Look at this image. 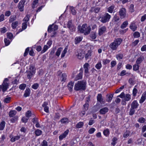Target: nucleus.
<instances>
[{
	"mask_svg": "<svg viewBox=\"0 0 146 146\" xmlns=\"http://www.w3.org/2000/svg\"><path fill=\"white\" fill-rule=\"evenodd\" d=\"M20 138V135H17L13 137L11 139V141L12 142H14L16 140H18Z\"/></svg>",
	"mask_w": 146,
	"mask_h": 146,
	"instance_id": "nucleus-22",
	"label": "nucleus"
},
{
	"mask_svg": "<svg viewBox=\"0 0 146 146\" xmlns=\"http://www.w3.org/2000/svg\"><path fill=\"white\" fill-rule=\"evenodd\" d=\"M138 121L140 123H143L145 122V119L143 117H140L138 119Z\"/></svg>",
	"mask_w": 146,
	"mask_h": 146,
	"instance_id": "nucleus-52",
	"label": "nucleus"
},
{
	"mask_svg": "<svg viewBox=\"0 0 146 146\" xmlns=\"http://www.w3.org/2000/svg\"><path fill=\"white\" fill-rule=\"evenodd\" d=\"M107 98L106 99V101L109 102H110L111 101L112 98L113 97V94H111L110 95H107Z\"/></svg>",
	"mask_w": 146,
	"mask_h": 146,
	"instance_id": "nucleus-26",
	"label": "nucleus"
},
{
	"mask_svg": "<svg viewBox=\"0 0 146 146\" xmlns=\"http://www.w3.org/2000/svg\"><path fill=\"white\" fill-rule=\"evenodd\" d=\"M16 19V17L15 15L11 16L10 17L9 19V22L11 23L14 20H15Z\"/></svg>",
	"mask_w": 146,
	"mask_h": 146,
	"instance_id": "nucleus-35",
	"label": "nucleus"
},
{
	"mask_svg": "<svg viewBox=\"0 0 146 146\" xmlns=\"http://www.w3.org/2000/svg\"><path fill=\"white\" fill-rule=\"evenodd\" d=\"M60 121L62 123H65L68 122V119L67 118H64L61 119Z\"/></svg>",
	"mask_w": 146,
	"mask_h": 146,
	"instance_id": "nucleus-36",
	"label": "nucleus"
},
{
	"mask_svg": "<svg viewBox=\"0 0 146 146\" xmlns=\"http://www.w3.org/2000/svg\"><path fill=\"white\" fill-rule=\"evenodd\" d=\"M38 87V84L36 83L33 85L32 86V88L35 89H36Z\"/></svg>",
	"mask_w": 146,
	"mask_h": 146,
	"instance_id": "nucleus-62",
	"label": "nucleus"
},
{
	"mask_svg": "<svg viewBox=\"0 0 146 146\" xmlns=\"http://www.w3.org/2000/svg\"><path fill=\"white\" fill-rule=\"evenodd\" d=\"M129 133L130 132L129 131H126L123 134V137L125 138L127 137L129 135Z\"/></svg>",
	"mask_w": 146,
	"mask_h": 146,
	"instance_id": "nucleus-57",
	"label": "nucleus"
},
{
	"mask_svg": "<svg viewBox=\"0 0 146 146\" xmlns=\"http://www.w3.org/2000/svg\"><path fill=\"white\" fill-rule=\"evenodd\" d=\"M67 76L65 73H63L61 76V79L62 81H65L66 78Z\"/></svg>",
	"mask_w": 146,
	"mask_h": 146,
	"instance_id": "nucleus-42",
	"label": "nucleus"
},
{
	"mask_svg": "<svg viewBox=\"0 0 146 146\" xmlns=\"http://www.w3.org/2000/svg\"><path fill=\"white\" fill-rule=\"evenodd\" d=\"M83 37L82 36H77L74 39V42L76 44L79 43L82 40Z\"/></svg>",
	"mask_w": 146,
	"mask_h": 146,
	"instance_id": "nucleus-13",
	"label": "nucleus"
},
{
	"mask_svg": "<svg viewBox=\"0 0 146 146\" xmlns=\"http://www.w3.org/2000/svg\"><path fill=\"white\" fill-rule=\"evenodd\" d=\"M124 98L125 101H129L131 99V96L129 94H126L125 95Z\"/></svg>",
	"mask_w": 146,
	"mask_h": 146,
	"instance_id": "nucleus-31",
	"label": "nucleus"
},
{
	"mask_svg": "<svg viewBox=\"0 0 146 146\" xmlns=\"http://www.w3.org/2000/svg\"><path fill=\"white\" fill-rule=\"evenodd\" d=\"M91 51L90 50H88L87 53L86 54L85 58L87 59L91 56Z\"/></svg>",
	"mask_w": 146,
	"mask_h": 146,
	"instance_id": "nucleus-47",
	"label": "nucleus"
},
{
	"mask_svg": "<svg viewBox=\"0 0 146 146\" xmlns=\"http://www.w3.org/2000/svg\"><path fill=\"white\" fill-rule=\"evenodd\" d=\"M129 27L130 29L133 31H135L137 28L135 24L134 23H132L130 25Z\"/></svg>",
	"mask_w": 146,
	"mask_h": 146,
	"instance_id": "nucleus-28",
	"label": "nucleus"
},
{
	"mask_svg": "<svg viewBox=\"0 0 146 146\" xmlns=\"http://www.w3.org/2000/svg\"><path fill=\"white\" fill-rule=\"evenodd\" d=\"M122 41V39L121 38L116 39L113 42L110 44L109 46L112 50H116L117 49L118 46L121 44Z\"/></svg>",
	"mask_w": 146,
	"mask_h": 146,
	"instance_id": "nucleus-3",
	"label": "nucleus"
},
{
	"mask_svg": "<svg viewBox=\"0 0 146 146\" xmlns=\"http://www.w3.org/2000/svg\"><path fill=\"white\" fill-rule=\"evenodd\" d=\"M144 59V57L143 56H141L138 57L136 61V63L137 64H139L142 62Z\"/></svg>",
	"mask_w": 146,
	"mask_h": 146,
	"instance_id": "nucleus-18",
	"label": "nucleus"
},
{
	"mask_svg": "<svg viewBox=\"0 0 146 146\" xmlns=\"http://www.w3.org/2000/svg\"><path fill=\"white\" fill-rule=\"evenodd\" d=\"M42 131L41 130L37 129L35 131V133L37 136H39L42 134Z\"/></svg>",
	"mask_w": 146,
	"mask_h": 146,
	"instance_id": "nucleus-40",
	"label": "nucleus"
},
{
	"mask_svg": "<svg viewBox=\"0 0 146 146\" xmlns=\"http://www.w3.org/2000/svg\"><path fill=\"white\" fill-rule=\"evenodd\" d=\"M133 36L134 38H138L140 36V33L138 32H135L133 34Z\"/></svg>",
	"mask_w": 146,
	"mask_h": 146,
	"instance_id": "nucleus-50",
	"label": "nucleus"
},
{
	"mask_svg": "<svg viewBox=\"0 0 146 146\" xmlns=\"http://www.w3.org/2000/svg\"><path fill=\"white\" fill-rule=\"evenodd\" d=\"M81 71L80 73L78 74L76 76L75 79V80H77L79 79H81L82 78V71L80 70Z\"/></svg>",
	"mask_w": 146,
	"mask_h": 146,
	"instance_id": "nucleus-19",
	"label": "nucleus"
},
{
	"mask_svg": "<svg viewBox=\"0 0 146 146\" xmlns=\"http://www.w3.org/2000/svg\"><path fill=\"white\" fill-rule=\"evenodd\" d=\"M138 64H135L133 66V69L134 71H137L139 69V66Z\"/></svg>",
	"mask_w": 146,
	"mask_h": 146,
	"instance_id": "nucleus-32",
	"label": "nucleus"
},
{
	"mask_svg": "<svg viewBox=\"0 0 146 146\" xmlns=\"http://www.w3.org/2000/svg\"><path fill=\"white\" fill-rule=\"evenodd\" d=\"M18 118V117L16 116L11 119V121L13 123H15L17 120Z\"/></svg>",
	"mask_w": 146,
	"mask_h": 146,
	"instance_id": "nucleus-41",
	"label": "nucleus"
},
{
	"mask_svg": "<svg viewBox=\"0 0 146 146\" xmlns=\"http://www.w3.org/2000/svg\"><path fill=\"white\" fill-rule=\"evenodd\" d=\"M62 49V48L61 47L58 49L57 50L56 53V56H59Z\"/></svg>",
	"mask_w": 146,
	"mask_h": 146,
	"instance_id": "nucleus-39",
	"label": "nucleus"
},
{
	"mask_svg": "<svg viewBox=\"0 0 146 146\" xmlns=\"http://www.w3.org/2000/svg\"><path fill=\"white\" fill-rule=\"evenodd\" d=\"M109 133V130L108 129H106V130H104L103 131V133L104 135L107 136H108Z\"/></svg>",
	"mask_w": 146,
	"mask_h": 146,
	"instance_id": "nucleus-58",
	"label": "nucleus"
},
{
	"mask_svg": "<svg viewBox=\"0 0 146 146\" xmlns=\"http://www.w3.org/2000/svg\"><path fill=\"white\" fill-rule=\"evenodd\" d=\"M18 24V22L17 21H16L12 23L11 26L13 29H15L16 28Z\"/></svg>",
	"mask_w": 146,
	"mask_h": 146,
	"instance_id": "nucleus-34",
	"label": "nucleus"
},
{
	"mask_svg": "<svg viewBox=\"0 0 146 146\" xmlns=\"http://www.w3.org/2000/svg\"><path fill=\"white\" fill-rule=\"evenodd\" d=\"M67 52V49L66 48L64 49V50L62 52V53L61 55V57L63 58L64 57L66 53Z\"/></svg>",
	"mask_w": 146,
	"mask_h": 146,
	"instance_id": "nucleus-59",
	"label": "nucleus"
},
{
	"mask_svg": "<svg viewBox=\"0 0 146 146\" xmlns=\"http://www.w3.org/2000/svg\"><path fill=\"white\" fill-rule=\"evenodd\" d=\"M25 1L24 0L21 1L19 3L18 5V7L20 11H22L24 10V6Z\"/></svg>",
	"mask_w": 146,
	"mask_h": 146,
	"instance_id": "nucleus-10",
	"label": "nucleus"
},
{
	"mask_svg": "<svg viewBox=\"0 0 146 146\" xmlns=\"http://www.w3.org/2000/svg\"><path fill=\"white\" fill-rule=\"evenodd\" d=\"M30 16L29 15H27L23 19V21H25V23H27L29 19Z\"/></svg>",
	"mask_w": 146,
	"mask_h": 146,
	"instance_id": "nucleus-48",
	"label": "nucleus"
},
{
	"mask_svg": "<svg viewBox=\"0 0 146 146\" xmlns=\"http://www.w3.org/2000/svg\"><path fill=\"white\" fill-rule=\"evenodd\" d=\"M4 40L5 45L6 46L10 44V42L9 40H7V39L5 38Z\"/></svg>",
	"mask_w": 146,
	"mask_h": 146,
	"instance_id": "nucleus-61",
	"label": "nucleus"
},
{
	"mask_svg": "<svg viewBox=\"0 0 146 146\" xmlns=\"http://www.w3.org/2000/svg\"><path fill=\"white\" fill-rule=\"evenodd\" d=\"M128 24V21H126L124 22L121 25L120 27L122 29H124L125 28Z\"/></svg>",
	"mask_w": 146,
	"mask_h": 146,
	"instance_id": "nucleus-30",
	"label": "nucleus"
},
{
	"mask_svg": "<svg viewBox=\"0 0 146 146\" xmlns=\"http://www.w3.org/2000/svg\"><path fill=\"white\" fill-rule=\"evenodd\" d=\"M90 37L93 39H95L96 38V32L95 31H92L91 32L90 35Z\"/></svg>",
	"mask_w": 146,
	"mask_h": 146,
	"instance_id": "nucleus-27",
	"label": "nucleus"
},
{
	"mask_svg": "<svg viewBox=\"0 0 146 146\" xmlns=\"http://www.w3.org/2000/svg\"><path fill=\"white\" fill-rule=\"evenodd\" d=\"M74 86V82H70L68 84V87L69 90L71 91L72 90V88Z\"/></svg>",
	"mask_w": 146,
	"mask_h": 146,
	"instance_id": "nucleus-23",
	"label": "nucleus"
},
{
	"mask_svg": "<svg viewBox=\"0 0 146 146\" xmlns=\"http://www.w3.org/2000/svg\"><path fill=\"white\" fill-rule=\"evenodd\" d=\"M76 55L78 59H81L84 58L85 56V54L82 51H77V54Z\"/></svg>",
	"mask_w": 146,
	"mask_h": 146,
	"instance_id": "nucleus-11",
	"label": "nucleus"
},
{
	"mask_svg": "<svg viewBox=\"0 0 146 146\" xmlns=\"http://www.w3.org/2000/svg\"><path fill=\"white\" fill-rule=\"evenodd\" d=\"M5 122L4 121H2L0 124V130H3L5 126Z\"/></svg>",
	"mask_w": 146,
	"mask_h": 146,
	"instance_id": "nucleus-29",
	"label": "nucleus"
},
{
	"mask_svg": "<svg viewBox=\"0 0 146 146\" xmlns=\"http://www.w3.org/2000/svg\"><path fill=\"white\" fill-rule=\"evenodd\" d=\"M97 100L101 104H104V102L103 101V99L102 98V96L101 94H99L97 96Z\"/></svg>",
	"mask_w": 146,
	"mask_h": 146,
	"instance_id": "nucleus-14",
	"label": "nucleus"
},
{
	"mask_svg": "<svg viewBox=\"0 0 146 146\" xmlns=\"http://www.w3.org/2000/svg\"><path fill=\"white\" fill-rule=\"evenodd\" d=\"M70 9L72 14L75 15L76 14V12L74 8L73 7H70Z\"/></svg>",
	"mask_w": 146,
	"mask_h": 146,
	"instance_id": "nucleus-38",
	"label": "nucleus"
},
{
	"mask_svg": "<svg viewBox=\"0 0 146 146\" xmlns=\"http://www.w3.org/2000/svg\"><path fill=\"white\" fill-rule=\"evenodd\" d=\"M110 18V15L107 13H106L100 19H101L100 21L102 23H104L108 22Z\"/></svg>",
	"mask_w": 146,
	"mask_h": 146,
	"instance_id": "nucleus-6",
	"label": "nucleus"
},
{
	"mask_svg": "<svg viewBox=\"0 0 146 146\" xmlns=\"http://www.w3.org/2000/svg\"><path fill=\"white\" fill-rule=\"evenodd\" d=\"M89 107V104L88 102H86L85 104L84 105L83 107V110L85 111H87L88 108Z\"/></svg>",
	"mask_w": 146,
	"mask_h": 146,
	"instance_id": "nucleus-37",
	"label": "nucleus"
},
{
	"mask_svg": "<svg viewBox=\"0 0 146 146\" xmlns=\"http://www.w3.org/2000/svg\"><path fill=\"white\" fill-rule=\"evenodd\" d=\"M17 111L15 110H11L9 113V117H14L16 114Z\"/></svg>",
	"mask_w": 146,
	"mask_h": 146,
	"instance_id": "nucleus-20",
	"label": "nucleus"
},
{
	"mask_svg": "<svg viewBox=\"0 0 146 146\" xmlns=\"http://www.w3.org/2000/svg\"><path fill=\"white\" fill-rule=\"evenodd\" d=\"M49 48L48 46L46 45H45L43 47V49L41 51L42 53H44Z\"/></svg>",
	"mask_w": 146,
	"mask_h": 146,
	"instance_id": "nucleus-51",
	"label": "nucleus"
},
{
	"mask_svg": "<svg viewBox=\"0 0 146 146\" xmlns=\"http://www.w3.org/2000/svg\"><path fill=\"white\" fill-rule=\"evenodd\" d=\"M119 14L121 19L124 18L126 16V9L125 8H122L120 10Z\"/></svg>",
	"mask_w": 146,
	"mask_h": 146,
	"instance_id": "nucleus-8",
	"label": "nucleus"
},
{
	"mask_svg": "<svg viewBox=\"0 0 146 146\" xmlns=\"http://www.w3.org/2000/svg\"><path fill=\"white\" fill-rule=\"evenodd\" d=\"M26 87V85L25 84H21L19 87L20 89L22 90H24Z\"/></svg>",
	"mask_w": 146,
	"mask_h": 146,
	"instance_id": "nucleus-54",
	"label": "nucleus"
},
{
	"mask_svg": "<svg viewBox=\"0 0 146 146\" xmlns=\"http://www.w3.org/2000/svg\"><path fill=\"white\" fill-rule=\"evenodd\" d=\"M95 131V129L93 127L90 128L88 131L90 134H92L94 133Z\"/></svg>",
	"mask_w": 146,
	"mask_h": 146,
	"instance_id": "nucleus-56",
	"label": "nucleus"
},
{
	"mask_svg": "<svg viewBox=\"0 0 146 146\" xmlns=\"http://www.w3.org/2000/svg\"><path fill=\"white\" fill-rule=\"evenodd\" d=\"M25 115L26 117L28 118L29 119L30 117H31V111H28L26 112L25 113Z\"/></svg>",
	"mask_w": 146,
	"mask_h": 146,
	"instance_id": "nucleus-46",
	"label": "nucleus"
},
{
	"mask_svg": "<svg viewBox=\"0 0 146 146\" xmlns=\"http://www.w3.org/2000/svg\"><path fill=\"white\" fill-rule=\"evenodd\" d=\"M69 132V130H67L64 132L59 136V139L60 140H62L63 138H65L68 134Z\"/></svg>",
	"mask_w": 146,
	"mask_h": 146,
	"instance_id": "nucleus-12",
	"label": "nucleus"
},
{
	"mask_svg": "<svg viewBox=\"0 0 146 146\" xmlns=\"http://www.w3.org/2000/svg\"><path fill=\"white\" fill-rule=\"evenodd\" d=\"M2 89L3 92L5 91L8 88V84L7 83L3 82Z\"/></svg>",
	"mask_w": 146,
	"mask_h": 146,
	"instance_id": "nucleus-17",
	"label": "nucleus"
},
{
	"mask_svg": "<svg viewBox=\"0 0 146 146\" xmlns=\"http://www.w3.org/2000/svg\"><path fill=\"white\" fill-rule=\"evenodd\" d=\"M129 11L133 12L134 11V5L133 4H131L129 8Z\"/></svg>",
	"mask_w": 146,
	"mask_h": 146,
	"instance_id": "nucleus-64",
	"label": "nucleus"
},
{
	"mask_svg": "<svg viewBox=\"0 0 146 146\" xmlns=\"http://www.w3.org/2000/svg\"><path fill=\"white\" fill-rule=\"evenodd\" d=\"M30 94V90L29 88H27L25 91V92L24 96L25 97L29 96Z\"/></svg>",
	"mask_w": 146,
	"mask_h": 146,
	"instance_id": "nucleus-21",
	"label": "nucleus"
},
{
	"mask_svg": "<svg viewBox=\"0 0 146 146\" xmlns=\"http://www.w3.org/2000/svg\"><path fill=\"white\" fill-rule=\"evenodd\" d=\"M115 6L114 5H112L108 7V11L110 13H112L114 8Z\"/></svg>",
	"mask_w": 146,
	"mask_h": 146,
	"instance_id": "nucleus-24",
	"label": "nucleus"
},
{
	"mask_svg": "<svg viewBox=\"0 0 146 146\" xmlns=\"http://www.w3.org/2000/svg\"><path fill=\"white\" fill-rule=\"evenodd\" d=\"M42 146H48L47 142L45 140H44L41 144Z\"/></svg>",
	"mask_w": 146,
	"mask_h": 146,
	"instance_id": "nucleus-63",
	"label": "nucleus"
},
{
	"mask_svg": "<svg viewBox=\"0 0 146 146\" xmlns=\"http://www.w3.org/2000/svg\"><path fill=\"white\" fill-rule=\"evenodd\" d=\"M86 81H78L74 85V89L76 91L85 90L86 89Z\"/></svg>",
	"mask_w": 146,
	"mask_h": 146,
	"instance_id": "nucleus-2",
	"label": "nucleus"
},
{
	"mask_svg": "<svg viewBox=\"0 0 146 146\" xmlns=\"http://www.w3.org/2000/svg\"><path fill=\"white\" fill-rule=\"evenodd\" d=\"M27 23L24 22L23 23L22 25V28L23 30L25 29L27 27Z\"/></svg>",
	"mask_w": 146,
	"mask_h": 146,
	"instance_id": "nucleus-60",
	"label": "nucleus"
},
{
	"mask_svg": "<svg viewBox=\"0 0 146 146\" xmlns=\"http://www.w3.org/2000/svg\"><path fill=\"white\" fill-rule=\"evenodd\" d=\"M53 26V25H50L48 29V32L51 33L52 32V35L51 36L52 37H54V35L56 33V31L58 28V26L56 25L54 26L53 27H52Z\"/></svg>",
	"mask_w": 146,
	"mask_h": 146,
	"instance_id": "nucleus-5",
	"label": "nucleus"
},
{
	"mask_svg": "<svg viewBox=\"0 0 146 146\" xmlns=\"http://www.w3.org/2000/svg\"><path fill=\"white\" fill-rule=\"evenodd\" d=\"M108 110V109L107 107H105L101 109L100 111V112L101 114H104L107 112Z\"/></svg>",
	"mask_w": 146,
	"mask_h": 146,
	"instance_id": "nucleus-16",
	"label": "nucleus"
},
{
	"mask_svg": "<svg viewBox=\"0 0 146 146\" xmlns=\"http://www.w3.org/2000/svg\"><path fill=\"white\" fill-rule=\"evenodd\" d=\"M123 54H117L116 57L117 60H120L123 58Z\"/></svg>",
	"mask_w": 146,
	"mask_h": 146,
	"instance_id": "nucleus-43",
	"label": "nucleus"
},
{
	"mask_svg": "<svg viewBox=\"0 0 146 146\" xmlns=\"http://www.w3.org/2000/svg\"><path fill=\"white\" fill-rule=\"evenodd\" d=\"M84 123L82 122H79L76 125V128H79L82 127L83 126Z\"/></svg>",
	"mask_w": 146,
	"mask_h": 146,
	"instance_id": "nucleus-33",
	"label": "nucleus"
},
{
	"mask_svg": "<svg viewBox=\"0 0 146 146\" xmlns=\"http://www.w3.org/2000/svg\"><path fill=\"white\" fill-rule=\"evenodd\" d=\"M11 100V98L10 97L6 98L5 99L4 102L6 103H9Z\"/></svg>",
	"mask_w": 146,
	"mask_h": 146,
	"instance_id": "nucleus-55",
	"label": "nucleus"
},
{
	"mask_svg": "<svg viewBox=\"0 0 146 146\" xmlns=\"http://www.w3.org/2000/svg\"><path fill=\"white\" fill-rule=\"evenodd\" d=\"M27 77L28 79H31L33 75L34 74L33 73H32L31 72H30L29 71L27 72Z\"/></svg>",
	"mask_w": 146,
	"mask_h": 146,
	"instance_id": "nucleus-44",
	"label": "nucleus"
},
{
	"mask_svg": "<svg viewBox=\"0 0 146 146\" xmlns=\"http://www.w3.org/2000/svg\"><path fill=\"white\" fill-rule=\"evenodd\" d=\"M100 10V8L98 7H92L91 8V9L90 10V11L91 12H94L95 13H98Z\"/></svg>",
	"mask_w": 146,
	"mask_h": 146,
	"instance_id": "nucleus-15",
	"label": "nucleus"
},
{
	"mask_svg": "<svg viewBox=\"0 0 146 146\" xmlns=\"http://www.w3.org/2000/svg\"><path fill=\"white\" fill-rule=\"evenodd\" d=\"M38 0H34L32 5V8H34L36 4L38 3Z\"/></svg>",
	"mask_w": 146,
	"mask_h": 146,
	"instance_id": "nucleus-45",
	"label": "nucleus"
},
{
	"mask_svg": "<svg viewBox=\"0 0 146 146\" xmlns=\"http://www.w3.org/2000/svg\"><path fill=\"white\" fill-rule=\"evenodd\" d=\"M77 29L81 33H84L85 35H87L90 34L91 31V28L90 26H87L86 23L84 24L82 27L79 25L78 26Z\"/></svg>",
	"mask_w": 146,
	"mask_h": 146,
	"instance_id": "nucleus-1",
	"label": "nucleus"
},
{
	"mask_svg": "<svg viewBox=\"0 0 146 146\" xmlns=\"http://www.w3.org/2000/svg\"><path fill=\"white\" fill-rule=\"evenodd\" d=\"M67 27L71 32H74L76 30V28L72 23V21L70 20L68 22Z\"/></svg>",
	"mask_w": 146,
	"mask_h": 146,
	"instance_id": "nucleus-7",
	"label": "nucleus"
},
{
	"mask_svg": "<svg viewBox=\"0 0 146 146\" xmlns=\"http://www.w3.org/2000/svg\"><path fill=\"white\" fill-rule=\"evenodd\" d=\"M106 30V27L103 26L100 27L98 30V35L100 36H101L104 33Z\"/></svg>",
	"mask_w": 146,
	"mask_h": 146,
	"instance_id": "nucleus-9",
	"label": "nucleus"
},
{
	"mask_svg": "<svg viewBox=\"0 0 146 146\" xmlns=\"http://www.w3.org/2000/svg\"><path fill=\"white\" fill-rule=\"evenodd\" d=\"M139 104L137 100H134L131 103V108L129 112V115H132L135 113L136 109L139 106Z\"/></svg>",
	"mask_w": 146,
	"mask_h": 146,
	"instance_id": "nucleus-4",
	"label": "nucleus"
},
{
	"mask_svg": "<svg viewBox=\"0 0 146 146\" xmlns=\"http://www.w3.org/2000/svg\"><path fill=\"white\" fill-rule=\"evenodd\" d=\"M95 67L97 69H100L102 67V64L101 62H98L96 65Z\"/></svg>",
	"mask_w": 146,
	"mask_h": 146,
	"instance_id": "nucleus-49",
	"label": "nucleus"
},
{
	"mask_svg": "<svg viewBox=\"0 0 146 146\" xmlns=\"http://www.w3.org/2000/svg\"><path fill=\"white\" fill-rule=\"evenodd\" d=\"M35 66L33 65L30 66L29 68V71L30 72H31L34 74L35 73Z\"/></svg>",
	"mask_w": 146,
	"mask_h": 146,
	"instance_id": "nucleus-25",
	"label": "nucleus"
},
{
	"mask_svg": "<svg viewBox=\"0 0 146 146\" xmlns=\"http://www.w3.org/2000/svg\"><path fill=\"white\" fill-rule=\"evenodd\" d=\"M117 138L115 137H113L112 139V142L111 143V144L113 146H114L116 143V141H117Z\"/></svg>",
	"mask_w": 146,
	"mask_h": 146,
	"instance_id": "nucleus-53",
	"label": "nucleus"
}]
</instances>
